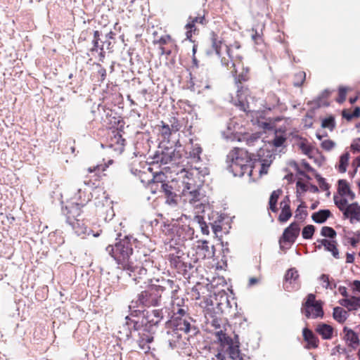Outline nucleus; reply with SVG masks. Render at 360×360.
Instances as JSON below:
<instances>
[{
  "label": "nucleus",
  "mask_w": 360,
  "mask_h": 360,
  "mask_svg": "<svg viewBox=\"0 0 360 360\" xmlns=\"http://www.w3.org/2000/svg\"><path fill=\"white\" fill-rule=\"evenodd\" d=\"M265 24L263 22H259L252 28V39L256 44H260L262 41L263 31Z\"/></svg>",
  "instance_id": "393cba45"
},
{
  "label": "nucleus",
  "mask_w": 360,
  "mask_h": 360,
  "mask_svg": "<svg viewBox=\"0 0 360 360\" xmlns=\"http://www.w3.org/2000/svg\"><path fill=\"white\" fill-rule=\"evenodd\" d=\"M350 155L348 152H345L340 157L339 162L337 165L336 167L338 170L341 172L344 173L347 170V167L349 164V160Z\"/></svg>",
  "instance_id": "58836bf2"
},
{
  "label": "nucleus",
  "mask_w": 360,
  "mask_h": 360,
  "mask_svg": "<svg viewBox=\"0 0 360 360\" xmlns=\"http://www.w3.org/2000/svg\"><path fill=\"white\" fill-rule=\"evenodd\" d=\"M321 127L333 131L335 127V118L333 116H329L322 120Z\"/></svg>",
  "instance_id": "de8ad7c7"
},
{
  "label": "nucleus",
  "mask_w": 360,
  "mask_h": 360,
  "mask_svg": "<svg viewBox=\"0 0 360 360\" xmlns=\"http://www.w3.org/2000/svg\"><path fill=\"white\" fill-rule=\"evenodd\" d=\"M338 192L340 195L348 197L350 200H353L355 197L354 193L351 191L349 185L345 179L338 181Z\"/></svg>",
  "instance_id": "a878e982"
},
{
  "label": "nucleus",
  "mask_w": 360,
  "mask_h": 360,
  "mask_svg": "<svg viewBox=\"0 0 360 360\" xmlns=\"http://www.w3.org/2000/svg\"><path fill=\"white\" fill-rule=\"evenodd\" d=\"M163 285H151L146 290L139 295V301L146 307L156 306L160 302L162 294L169 289L174 295L179 289L174 281L171 279L163 280Z\"/></svg>",
  "instance_id": "f03ea898"
},
{
  "label": "nucleus",
  "mask_w": 360,
  "mask_h": 360,
  "mask_svg": "<svg viewBox=\"0 0 360 360\" xmlns=\"http://www.w3.org/2000/svg\"><path fill=\"white\" fill-rule=\"evenodd\" d=\"M315 331L321 335L323 340H331L333 337L334 328L327 323H319L316 326Z\"/></svg>",
  "instance_id": "412c9836"
},
{
  "label": "nucleus",
  "mask_w": 360,
  "mask_h": 360,
  "mask_svg": "<svg viewBox=\"0 0 360 360\" xmlns=\"http://www.w3.org/2000/svg\"><path fill=\"white\" fill-rule=\"evenodd\" d=\"M300 231V225L297 222H292L286 228L283 233V240L284 242L294 243L299 236Z\"/></svg>",
  "instance_id": "2eb2a0df"
},
{
  "label": "nucleus",
  "mask_w": 360,
  "mask_h": 360,
  "mask_svg": "<svg viewBox=\"0 0 360 360\" xmlns=\"http://www.w3.org/2000/svg\"><path fill=\"white\" fill-rule=\"evenodd\" d=\"M281 212L278 215V220L281 223L288 221L292 217V213L290 209V200L288 195L285 196L280 202Z\"/></svg>",
  "instance_id": "ddd939ff"
},
{
  "label": "nucleus",
  "mask_w": 360,
  "mask_h": 360,
  "mask_svg": "<svg viewBox=\"0 0 360 360\" xmlns=\"http://www.w3.org/2000/svg\"><path fill=\"white\" fill-rule=\"evenodd\" d=\"M155 162L157 163L160 162L161 165H166L172 161V157L165 152H162L158 155L155 158Z\"/></svg>",
  "instance_id": "c03bdc74"
},
{
  "label": "nucleus",
  "mask_w": 360,
  "mask_h": 360,
  "mask_svg": "<svg viewBox=\"0 0 360 360\" xmlns=\"http://www.w3.org/2000/svg\"><path fill=\"white\" fill-rule=\"evenodd\" d=\"M331 215L329 210H321L311 215L314 221L318 224L324 223Z\"/></svg>",
  "instance_id": "473e14b6"
},
{
  "label": "nucleus",
  "mask_w": 360,
  "mask_h": 360,
  "mask_svg": "<svg viewBox=\"0 0 360 360\" xmlns=\"http://www.w3.org/2000/svg\"><path fill=\"white\" fill-rule=\"evenodd\" d=\"M172 323L176 330H181L184 331L185 333H188L191 330V323L189 321L180 317H175Z\"/></svg>",
  "instance_id": "c85d7f7f"
},
{
  "label": "nucleus",
  "mask_w": 360,
  "mask_h": 360,
  "mask_svg": "<svg viewBox=\"0 0 360 360\" xmlns=\"http://www.w3.org/2000/svg\"><path fill=\"white\" fill-rule=\"evenodd\" d=\"M159 131L161 136L165 139H169L172 134L174 132L172 130V127H169V124L165 123L163 121L160 122V124L158 125Z\"/></svg>",
  "instance_id": "ea45409f"
},
{
  "label": "nucleus",
  "mask_w": 360,
  "mask_h": 360,
  "mask_svg": "<svg viewBox=\"0 0 360 360\" xmlns=\"http://www.w3.org/2000/svg\"><path fill=\"white\" fill-rule=\"evenodd\" d=\"M334 202L338 209L342 212L344 214L346 212V210L348 208L349 205L347 199L343 198V196L340 195L334 197Z\"/></svg>",
  "instance_id": "79ce46f5"
},
{
  "label": "nucleus",
  "mask_w": 360,
  "mask_h": 360,
  "mask_svg": "<svg viewBox=\"0 0 360 360\" xmlns=\"http://www.w3.org/2000/svg\"><path fill=\"white\" fill-rule=\"evenodd\" d=\"M237 87V96L240 97H246L250 95V90L248 86L244 85L243 84H236Z\"/></svg>",
  "instance_id": "a18cd8bd"
},
{
  "label": "nucleus",
  "mask_w": 360,
  "mask_h": 360,
  "mask_svg": "<svg viewBox=\"0 0 360 360\" xmlns=\"http://www.w3.org/2000/svg\"><path fill=\"white\" fill-rule=\"evenodd\" d=\"M315 231V227L313 225H307L304 227L302 235L304 239H310L312 238Z\"/></svg>",
  "instance_id": "8fccbe9b"
},
{
  "label": "nucleus",
  "mask_w": 360,
  "mask_h": 360,
  "mask_svg": "<svg viewBox=\"0 0 360 360\" xmlns=\"http://www.w3.org/2000/svg\"><path fill=\"white\" fill-rule=\"evenodd\" d=\"M335 146V143L330 139L324 140L321 142V148L327 151L332 150Z\"/></svg>",
  "instance_id": "6e6d98bb"
},
{
  "label": "nucleus",
  "mask_w": 360,
  "mask_h": 360,
  "mask_svg": "<svg viewBox=\"0 0 360 360\" xmlns=\"http://www.w3.org/2000/svg\"><path fill=\"white\" fill-rule=\"evenodd\" d=\"M163 318L162 309H153L150 312H148L146 315L147 321L150 325H157Z\"/></svg>",
  "instance_id": "cd10ccee"
},
{
  "label": "nucleus",
  "mask_w": 360,
  "mask_h": 360,
  "mask_svg": "<svg viewBox=\"0 0 360 360\" xmlns=\"http://www.w3.org/2000/svg\"><path fill=\"white\" fill-rule=\"evenodd\" d=\"M82 207L73 202L69 205H66L65 208L63 209V214L65 215L66 221L68 224L79 219L82 213Z\"/></svg>",
  "instance_id": "4468645a"
},
{
  "label": "nucleus",
  "mask_w": 360,
  "mask_h": 360,
  "mask_svg": "<svg viewBox=\"0 0 360 360\" xmlns=\"http://www.w3.org/2000/svg\"><path fill=\"white\" fill-rule=\"evenodd\" d=\"M283 191L281 189H277L274 191L270 195L269 200V209L274 213H276L278 211L277 203Z\"/></svg>",
  "instance_id": "7c9ffc66"
},
{
  "label": "nucleus",
  "mask_w": 360,
  "mask_h": 360,
  "mask_svg": "<svg viewBox=\"0 0 360 360\" xmlns=\"http://www.w3.org/2000/svg\"><path fill=\"white\" fill-rule=\"evenodd\" d=\"M153 44L159 45L160 55L169 56L172 51L177 48L176 41L169 35L164 34L160 37H154Z\"/></svg>",
  "instance_id": "6e6552de"
},
{
  "label": "nucleus",
  "mask_w": 360,
  "mask_h": 360,
  "mask_svg": "<svg viewBox=\"0 0 360 360\" xmlns=\"http://www.w3.org/2000/svg\"><path fill=\"white\" fill-rule=\"evenodd\" d=\"M321 234L322 236L333 239L337 236L336 231L330 226H323L321 230Z\"/></svg>",
  "instance_id": "49530a36"
},
{
  "label": "nucleus",
  "mask_w": 360,
  "mask_h": 360,
  "mask_svg": "<svg viewBox=\"0 0 360 360\" xmlns=\"http://www.w3.org/2000/svg\"><path fill=\"white\" fill-rule=\"evenodd\" d=\"M340 304L349 310L356 309L360 307V297H352L349 299H342L340 300Z\"/></svg>",
  "instance_id": "72a5a7b5"
},
{
  "label": "nucleus",
  "mask_w": 360,
  "mask_h": 360,
  "mask_svg": "<svg viewBox=\"0 0 360 360\" xmlns=\"http://www.w3.org/2000/svg\"><path fill=\"white\" fill-rule=\"evenodd\" d=\"M320 280L323 283H325L326 285H324V287L326 288H331V287L330 286V281H329V276L328 275H326V274H322L320 277Z\"/></svg>",
  "instance_id": "0e129e2a"
},
{
  "label": "nucleus",
  "mask_w": 360,
  "mask_h": 360,
  "mask_svg": "<svg viewBox=\"0 0 360 360\" xmlns=\"http://www.w3.org/2000/svg\"><path fill=\"white\" fill-rule=\"evenodd\" d=\"M301 312L307 319L323 318L324 315L323 302L321 300H316L314 294H308L302 302Z\"/></svg>",
  "instance_id": "39448f33"
},
{
  "label": "nucleus",
  "mask_w": 360,
  "mask_h": 360,
  "mask_svg": "<svg viewBox=\"0 0 360 360\" xmlns=\"http://www.w3.org/2000/svg\"><path fill=\"white\" fill-rule=\"evenodd\" d=\"M161 189L162 192L165 193V195H169L170 193H173L172 191V187L167 184H161Z\"/></svg>",
  "instance_id": "680f3d73"
},
{
  "label": "nucleus",
  "mask_w": 360,
  "mask_h": 360,
  "mask_svg": "<svg viewBox=\"0 0 360 360\" xmlns=\"http://www.w3.org/2000/svg\"><path fill=\"white\" fill-rule=\"evenodd\" d=\"M195 293L194 299L200 300L199 306L203 309L207 323L210 324L215 330V336L217 338L218 346L210 351L211 360H226L228 354L231 359H236L240 356V342L238 336L235 339L226 334V330L230 325L226 319L224 318L221 313L214 311L212 300L207 297L200 299V293L197 290H193Z\"/></svg>",
  "instance_id": "f257e3e1"
},
{
  "label": "nucleus",
  "mask_w": 360,
  "mask_h": 360,
  "mask_svg": "<svg viewBox=\"0 0 360 360\" xmlns=\"http://www.w3.org/2000/svg\"><path fill=\"white\" fill-rule=\"evenodd\" d=\"M286 139L283 136H276L274 141L273 144L275 147H280L285 142Z\"/></svg>",
  "instance_id": "052dcab7"
},
{
  "label": "nucleus",
  "mask_w": 360,
  "mask_h": 360,
  "mask_svg": "<svg viewBox=\"0 0 360 360\" xmlns=\"http://www.w3.org/2000/svg\"><path fill=\"white\" fill-rule=\"evenodd\" d=\"M195 219L198 223L202 233L205 235H208L209 228L206 222L204 221V218L201 216H196Z\"/></svg>",
  "instance_id": "3c124183"
},
{
  "label": "nucleus",
  "mask_w": 360,
  "mask_h": 360,
  "mask_svg": "<svg viewBox=\"0 0 360 360\" xmlns=\"http://www.w3.org/2000/svg\"><path fill=\"white\" fill-rule=\"evenodd\" d=\"M178 115L179 114L177 112H172L168 117L167 124L172 127V130H173L174 133L179 131L182 126Z\"/></svg>",
  "instance_id": "f704fd0d"
},
{
  "label": "nucleus",
  "mask_w": 360,
  "mask_h": 360,
  "mask_svg": "<svg viewBox=\"0 0 360 360\" xmlns=\"http://www.w3.org/2000/svg\"><path fill=\"white\" fill-rule=\"evenodd\" d=\"M191 90L198 94L202 93L205 90L210 88V82L206 75L205 78L203 77L202 78L196 77L191 78Z\"/></svg>",
  "instance_id": "a211bd4d"
},
{
  "label": "nucleus",
  "mask_w": 360,
  "mask_h": 360,
  "mask_svg": "<svg viewBox=\"0 0 360 360\" xmlns=\"http://www.w3.org/2000/svg\"><path fill=\"white\" fill-rule=\"evenodd\" d=\"M153 341V337L148 333L140 334L138 344L141 349L147 354L150 352V347L149 344Z\"/></svg>",
  "instance_id": "b1692460"
},
{
  "label": "nucleus",
  "mask_w": 360,
  "mask_h": 360,
  "mask_svg": "<svg viewBox=\"0 0 360 360\" xmlns=\"http://www.w3.org/2000/svg\"><path fill=\"white\" fill-rule=\"evenodd\" d=\"M279 98L275 94H270L267 96L264 107L271 110L278 105Z\"/></svg>",
  "instance_id": "4c0bfd02"
},
{
  "label": "nucleus",
  "mask_w": 360,
  "mask_h": 360,
  "mask_svg": "<svg viewBox=\"0 0 360 360\" xmlns=\"http://www.w3.org/2000/svg\"><path fill=\"white\" fill-rule=\"evenodd\" d=\"M343 333L345 335V339L346 341L349 342L351 345L354 347L359 345V339L358 335L352 329H349L345 326L343 328Z\"/></svg>",
  "instance_id": "2f4dec72"
},
{
  "label": "nucleus",
  "mask_w": 360,
  "mask_h": 360,
  "mask_svg": "<svg viewBox=\"0 0 360 360\" xmlns=\"http://www.w3.org/2000/svg\"><path fill=\"white\" fill-rule=\"evenodd\" d=\"M199 23L202 25L206 24L205 11H202V13H199L197 16L192 17L190 16L188 18V22L186 25L185 27L187 30L186 31V37L188 39H191L192 37V32H194L196 31L195 24Z\"/></svg>",
  "instance_id": "f8f14e48"
},
{
  "label": "nucleus",
  "mask_w": 360,
  "mask_h": 360,
  "mask_svg": "<svg viewBox=\"0 0 360 360\" xmlns=\"http://www.w3.org/2000/svg\"><path fill=\"white\" fill-rule=\"evenodd\" d=\"M202 148L198 145L195 144L193 146L191 150L190 151L189 154L190 156L194 159H196L197 161L200 160V154L202 153Z\"/></svg>",
  "instance_id": "603ef678"
},
{
  "label": "nucleus",
  "mask_w": 360,
  "mask_h": 360,
  "mask_svg": "<svg viewBox=\"0 0 360 360\" xmlns=\"http://www.w3.org/2000/svg\"><path fill=\"white\" fill-rule=\"evenodd\" d=\"M347 92V88L340 86L338 89V97L336 98V101L342 103L346 100Z\"/></svg>",
  "instance_id": "864d4df0"
},
{
  "label": "nucleus",
  "mask_w": 360,
  "mask_h": 360,
  "mask_svg": "<svg viewBox=\"0 0 360 360\" xmlns=\"http://www.w3.org/2000/svg\"><path fill=\"white\" fill-rule=\"evenodd\" d=\"M233 72L236 84H244L250 78V69L248 68H243L239 73H238L237 70H234Z\"/></svg>",
  "instance_id": "bb28decb"
},
{
  "label": "nucleus",
  "mask_w": 360,
  "mask_h": 360,
  "mask_svg": "<svg viewBox=\"0 0 360 360\" xmlns=\"http://www.w3.org/2000/svg\"><path fill=\"white\" fill-rule=\"evenodd\" d=\"M299 276L295 268L288 269L285 275L284 288L289 292L297 289L300 287Z\"/></svg>",
  "instance_id": "9b49d317"
},
{
  "label": "nucleus",
  "mask_w": 360,
  "mask_h": 360,
  "mask_svg": "<svg viewBox=\"0 0 360 360\" xmlns=\"http://www.w3.org/2000/svg\"><path fill=\"white\" fill-rule=\"evenodd\" d=\"M228 158L231 160L229 167L234 176H243L245 174L252 176V158L245 149L234 148L230 151Z\"/></svg>",
  "instance_id": "7ed1b4c3"
},
{
  "label": "nucleus",
  "mask_w": 360,
  "mask_h": 360,
  "mask_svg": "<svg viewBox=\"0 0 360 360\" xmlns=\"http://www.w3.org/2000/svg\"><path fill=\"white\" fill-rule=\"evenodd\" d=\"M125 139L120 132H117L110 139V145L115 148V150L120 152L123 151L125 146Z\"/></svg>",
  "instance_id": "c756f323"
},
{
  "label": "nucleus",
  "mask_w": 360,
  "mask_h": 360,
  "mask_svg": "<svg viewBox=\"0 0 360 360\" xmlns=\"http://www.w3.org/2000/svg\"><path fill=\"white\" fill-rule=\"evenodd\" d=\"M210 41L212 43V47L215 51L216 53L221 56V48L223 44L222 39L218 36L214 32L210 33Z\"/></svg>",
  "instance_id": "c9c22d12"
},
{
  "label": "nucleus",
  "mask_w": 360,
  "mask_h": 360,
  "mask_svg": "<svg viewBox=\"0 0 360 360\" xmlns=\"http://www.w3.org/2000/svg\"><path fill=\"white\" fill-rule=\"evenodd\" d=\"M296 139H299L300 142L297 143L299 148L302 150V153L307 155L309 158L312 157L314 146L309 143L306 138L296 136Z\"/></svg>",
  "instance_id": "5701e85b"
},
{
  "label": "nucleus",
  "mask_w": 360,
  "mask_h": 360,
  "mask_svg": "<svg viewBox=\"0 0 360 360\" xmlns=\"http://www.w3.org/2000/svg\"><path fill=\"white\" fill-rule=\"evenodd\" d=\"M317 181H318V183H319V185L320 186V188L323 190V191H327L328 190L329 188V185L328 184L326 181L325 179L320 176H317Z\"/></svg>",
  "instance_id": "bf43d9fd"
},
{
  "label": "nucleus",
  "mask_w": 360,
  "mask_h": 360,
  "mask_svg": "<svg viewBox=\"0 0 360 360\" xmlns=\"http://www.w3.org/2000/svg\"><path fill=\"white\" fill-rule=\"evenodd\" d=\"M333 316L335 321L343 323L347 320L348 314L343 308L336 307L333 309Z\"/></svg>",
  "instance_id": "e433bc0d"
},
{
  "label": "nucleus",
  "mask_w": 360,
  "mask_h": 360,
  "mask_svg": "<svg viewBox=\"0 0 360 360\" xmlns=\"http://www.w3.org/2000/svg\"><path fill=\"white\" fill-rule=\"evenodd\" d=\"M175 308H174V316H176V315H179L180 318H181L182 316H184L186 313V310L184 309V308H181V307H178L176 309V311H175Z\"/></svg>",
  "instance_id": "69168bd1"
},
{
  "label": "nucleus",
  "mask_w": 360,
  "mask_h": 360,
  "mask_svg": "<svg viewBox=\"0 0 360 360\" xmlns=\"http://www.w3.org/2000/svg\"><path fill=\"white\" fill-rule=\"evenodd\" d=\"M166 202L170 205H177V195L175 193H170L169 195L165 196Z\"/></svg>",
  "instance_id": "13d9d810"
},
{
  "label": "nucleus",
  "mask_w": 360,
  "mask_h": 360,
  "mask_svg": "<svg viewBox=\"0 0 360 360\" xmlns=\"http://www.w3.org/2000/svg\"><path fill=\"white\" fill-rule=\"evenodd\" d=\"M320 243L318 245L319 248H321V246H323L327 251H329L332 253L333 256L338 259L339 258V251L337 248V242L334 240H328V239H321L318 240Z\"/></svg>",
  "instance_id": "4be33fe9"
},
{
  "label": "nucleus",
  "mask_w": 360,
  "mask_h": 360,
  "mask_svg": "<svg viewBox=\"0 0 360 360\" xmlns=\"http://www.w3.org/2000/svg\"><path fill=\"white\" fill-rule=\"evenodd\" d=\"M91 198L92 193L89 189L86 188H79L75 194L74 199L75 202L74 203L84 207L91 200Z\"/></svg>",
  "instance_id": "6ab92c4d"
},
{
  "label": "nucleus",
  "mask_w": 360,
  "mask_h": 360,
  "mask_svg": "<svg viewBox=\"0 0 360 360\" xmlns=\"http://www.w3.org/2000/svg\"><path fill=\"white\" fill-rule=\"evenodd\" d=\"M342 115L347 120H351L353 118L352 112H351L349 110H342Z\"/></svg>",
  "instance_id": "338daca9"
},
{
  "label": "nucleus",
  "mask_w": 360,
  "mask_h": 360,
  "mask_svg": "<svg viewBox=\"0 0 360 360\" xmlns=\"http://www.w3.org/2000/svg\"><path fill=\"white\" fill-rule=\"evenodd\" d=\"M306 79V73L304 71L299 70L293 75L292 83L295 86L300 87L302 86Z\"/></svg>",
  "instance_id": "a19ab883"
},
{
  "label": "nucleus",
  "mask_w": 360,
  "mask_h": 360,
  "mask_svg": "<svg viewBox=\"0 0 360 360\" xmlns=\"http://www.w3.org/2000/svg\"><path fill=\"white\" fill-rule=\"evenodd\" d=\"M107 167L108 166L105 164L89 167L85 174L84 184L96 186L102 179L103 176L105 175L104 172Z\"/></svg>",
  "instance_id": "0eeeda50"
},
{
  "label": "nucleus",
  "mask_w": 360,
  "mask_h": 360,
  "mask_svg": "<svg viewBox=\"0 0 360 360\" xmlns=\"http://www.w3.org/2000/svg\"><path fill=\"white\" fill-rule=\"evenodd\" d=\"M130 266V268L125 269V270L129 271V276L132 277L136 283H145L147 279V269L140 262L135 264L133 262Z\"/></svg>",
  "instance_id": "1a4fd4ad"
},
{
  "label": "nucleus",
  "mask_w": 360,
  "mask_h": 360,
  "mask_svg": "<svg viewBox=\"0 0 360 360\" xmlns=\"http://www.w3.org/2000/svg\"><path fill=\"white\" fill-rule=\"evenodd\" d=\"M185 186L182 191V195L184 198L186 202H188L191 204H195L200 201V193L196 188L195 186L189 182H184Z\"/></svg>",
  "instance_id": "9d476101"
},
{
  "label": "nucleus",
  "mask_w": 360,
  "mask_h": 360,
  "mask_svg": "<svg viewBox=\"0 0 360 360\" xmlns=\"http://www.w3.org/2000/svg\"><path fill=\"white\" fill-rule=\"evenodd\" d=\"M302 336L304 340L307 342L304 347L307 349H316L319 345V340L314 335L313 331L307 328H304L302 330Z\"/></svg>",
  "instance_id": "f3484780"
},
{
  "label": "nucleus",
  "mask_w": 360,
  "mask_h": 360,
  "mask_svg": "<svg viewBox=\"0 0 360 360\" xmlns=\"http://www.w3.org/2000/svg\"><path fill=\"white\" fill-rule=\"evenodd\" d=\"M170 265L176 269H181L184 266V262L179 256L171 254L169 256Z\"/></svg>",
  "instance_id": "37998d69"
},
{
  "label": "nucleus",
  "mask_w": 360,
  "mask_h": 360,
  "mask_svg": "<svg viewBox=\"0 0 360 360\" xmlns=\"http://www.w3.org/2000/svg\"><path fill=\"white\" fill-rule=\"evenodd\" d=\"M107 252L117 262V264L122 269L131 267L133 261V248L131 241L125 238L114 246L108 245L106 248Z\"/></svg>",
  "instance_id": "20e7f679"
},
{
  "label": "nucleus",
  "mask_w": 360,
  "mask_h": 360,
  "mask_svg": "<svg viewBox=\"0 0 360 360\" xmlns=\"http://www.w3.org/2000/svg\"><path fill=\"white\" fill-rule=\"evenodd\" d=\"M343 215L349 219L351 223L360 221V206L356 202L349 204Z\"/></svg>",
  "instance_id": "aec40b11"
},
{
  "label": "nucleus",
  "mask_w": 360,
  "mask_h": 360,
  "mask_svg": "<svg viewBox=\"0 0 360 360\" xmlns=\"http://www.w3.org/2000/svg\"><path fill=\"white\" fill-rule=\"evenodd\" d=\"M194 262L212 258L214 255V246H210L207 240L198 241L191 252Z\"/></svg>",
  "instance_id": "423d86ee"
},
{
  "label": "nucleus",
  "mask_w": 360,
  "mask_h": 360,
  "mask_svg": "<svg viewBox=\"0 0 360 360\" xmlns=\"http://www.w3.org/2000/svg\"><path fill=\"white\" fill-rule=\"evenodd\" d=\"M350 150L353 153H360V138H357L353 140L350 146Z\"/></svg>",
  "instance_id": "4d7b16f0"
},
{
  "label": "nucleus",
  "mask_w": 360,
  "mask_h": 360,
  "mask_svg": "<svg viewBox=\"0 0 360 360\" xmlns=\"http://www.w3.org/2000/svg\"><path fill=\"white\" fill-rule=\"evenodd\" d=\"M165 177L166 176L163 172H156L153 175V179L149 181V183H161V184H165L164 181Z\"/></svg>",
  "instance_id": "5fc2aeb1"
},
{
  "label": "nucleus",
  "mask_w": 360,
  "mask_h": 360,
  "mask_svg": "<svg viewBox=\"0 0 360 360\" xmlns=\"http://www.w3.org/2000/svg\"><path fill=\"white\" fill-rule=\"evenodd\" d=\"M69 224L72 226L75 233L78 236H90L91 234H92L93 236L97 237L100 235L98 233L96 234L93 233V231L87 228L84 220H81L80 219H78L70 223Z\"/></svg>",
  "instance_id": "dca6fc26"
},
{
  "label": "nucleus",
  "mask_w": 360,
  "mask_h": 360,
  "mask_svg": "<svg viewBox=\"0 0 360 360\" xmlns=\"http://www.w3.org/2000/svg\"><path fill=\"white\" fill-rule=\"evenodd\" d=\"M226 53L228 55V58L226 57H222L221 63L223 65L229 68V65H231V67H235V63L233 62V57L231 54V48L226 46Z\"/></svg>",
  "instance_id": "09e8293b"
},
{
  "label": "nucleus",
  "mask_w": 360,
  "mask_h": 360,
  "mask_svg": "<svg viewBox=\"0 0 360 360\" xmlns=\"http://www.w3.org/2000/svg\"><path fill=\"white\" fill-rule=\"evenodd\" d=\"M99 66L100 69L98 70V73L101 76V80L103 81L106 77V70L104 68L101 67L100 65Z\"/></svg>",
  "instance_id": "774afa93"
},
{
  "label": "nucleus",
  "mask_w": 360,
  "mask_h": 360,
  "mask_svg": "<svg viewBox=\"0 0 360 360\" xmlns=\"http://www.w3.org/2000/svg\"><path fill=\"white\" fill-rule=\"evenodd\" d=\"M212 228L213 232L215 234H218L222 230L221 226L220 225V222H217V221H214V223L212 224Z\"/></svg>",
  "instance_id": "e2e57ef3"
}]
</instances>
